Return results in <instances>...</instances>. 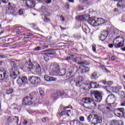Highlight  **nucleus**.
<instances>
[{"mask_svg": "<svg viewBox=\"0 0 125 125\" xmlns=\"http://www.w3.org/2000/svg\"><path fill=\"white\" fill-rule=\"evenodd\" d=\"M82 102H83L82 105L85 109H90L96 107V103L94 102V99L90 97L83 98Z\"/></svg>", "mask_w": 125, "mask_h": 125, "instance_id": "f257e3e1", "label": "nucleus"}, {"mask_svg": "<svg viewBox=\"0 0 125 125\" xmlns=\"http://www.w3.org/2000/svg\"><path fill=\"white\" fill-rule=\"evenodd\" d=\"M93 116L94 117L92 118V115H90L87 118L88 122H91V125H96L102 123V117L101 116L97 114H94Z\"/></svg>", "mask_w": 125, "mask_h": 125, "instance_id": "f03ea898", "label": "nucleus"}, {"mask_svg": "<svg viewBox=\"0 0 125 125\" xmlns=\"http://www.w3.org/2000/svg\"><path fill=\"white\" fill-rule=\"evenodd\" d=\"M27 71H32V70H35L36 73H39L42 72V68L41 65L38 63H34V64L31 62V60H29V63L28 66L26 67Z\"/></svg>", "mask_w": 125, "mask_h": 125, "instance_id": "7ed1b4c3", "label": "nucleus"}, {"mask_svg": "<svg viewBox=\"0 0 125 125\" xmlns=\"http://www.w3.org/2000/svg\"><path fill=\"white\" fill-rule=\"evenodd\" d=\"M106 102H109V104L105 106V109L109 112V111L112 110L111 105L114 104V102H115V95L113 94H109L106 99Z\"/></svg>", "mask_w": 125, "mask_h": 125, "instance_id": "20e7f679", "label": "nucleus"}, {"mask_svg": "<svg viewBox=\"0 0 125 125\" xmlns=\"http://www.w3.org/2000/svg\"><path fill=\"white\" fill-rule=\"evenodd\" d=\"M124 40L123 38L120 37L116 38L113 40V43L115 47H116V48L123 47V46H124Z\"/></svg>", "mask_w": 125, "mask_h": 125, "instance_id": "39448f33", "label": "nucleus"}, {"mask_svg": "<svg viewBox=\"0 0 125 125\" xmlns=\"http://www.w3.org/2000/svg\"><path fill=\"white\" fill-rule=\"evenodd\" d=\"M17 83L20 87H25L26 83H28V79L25 76L19 77L17 80Z\"/></svg>", "mask_w": 125, "mask_h": 125, "instance_id": "423d86ee", "label": "nucleus"}, {"mask_svg": "<svg viewBox=\"0 0 125 125\" xmlns=\"http://www.w3.org/2000/svg\"><path fill=\"white\" fill-rule=\"evenodd\" d=\"M92 94H93L95 97V101L96 102H101L102 100V94L98 91H94Z\"/></svg>", "mask_w": 125, "mask_h": 125, "instance_id": "0eeeda50", "label": "nucleus"}, {"mask_svg": "<svg viewBox=\"0 0 125 125\" xmlns=\"http://www.w3.org/2000/svg\"><path fill=\"white\" fill-rule=\"evenodd\" d=\"M33 103L34 102L31 100V97L28 96L26 97L22 100V104L24 105V106L32 105Z\"/></svg>", "mask_w": 125, "mask_h": 125, "instance_id": "6e6552de", "label": "nucleus"}, {"mask_svg": "<svg viewBox=\"0 0 125 125\" xmlns=\"http://www.w3.org/2000/svg\"><path fill=\"white\" fill-rule=\"evenodd\" d=\"M125 112V109L123 108H117L114 111V115L117 117H123Z\"/></svg>", "mask_w": 125, "mask_h": 125, "instance_id": "1a4fd4ad", "label": "nucleus"}, {"mask_svg": "<svg viewBox=\"0 0 125 125\" xmlns=\"http://www.w3.org/2000/svg\"><path fill=\"white\" fill-rule=\"evenodd\" d=\"M88 23L92 26H98L99 23H97V18L95 17L89 18Z\"/></svg>", "mask_w": 125, "mask_h": 125, "instance_id": "9d476101", "label": "nucleus"}, {"mask_svg": "<svg viewBox=\"0 0 125 125\" xmlns=\"http://www.w3.org/2000/svg\"><path fill=\"white\" fill-rule=\"evenodd\" d=\"M114 1H119V3L117 4V7L123 10L125 8V0H114Z\"/></svg>", "mask_w": 125, "mask_h": 125, "instance_id": "9b49d317", "label": "nucleus"}, {"mask_svg": "<svg viewBox=\"0 0 125 125\" xmlns=\"http://www.w3.org/2000/svg\"><path fill=\"white\" fill-rule=\"evenodd\" d=\"M50 69L54 73H59L60 72L59 65L58 64H52L50 66Z\"/></svg>", "mask_w": 125, "mask_h": 125, "instance_id": "f8f14e48", "label": "nucleus"}, {"mask_svg": "<svg viewBox=\"0 0 125 125\" xmlns=\"http://www.w3.org/2000/svg\"><path fill=\"white\" fill-rule=\"evenodd\" d=\"M11 65L12 66V69L11 71H13V72H16V73H18V74L19 75L20 72H19V67L15 63V62H12L11 63Z\"/></svg>", "mask_w": 125, "mask_h": 125, "instance_id": "ddd939ff", "label": "nucleus"}, {"mask_svg": "<svg viewBox=\"0 0 125 125\" xmlns=\"http://www.w3.org/2000/svg\"><path fill=\"white\" fill-rule=\"evenodd\" d=\"M26 5L28 8H33L36 6V2L33 0H26Z\"/></svg>", "mask_w": 125, "mask_h": 125, "instance_id": "4468645a", "label": "nucleus"}, {"mask_svg": "<svg viewBox=\"0 0 125 125\" xmlns=\"http://www.w3.org/2000/svg\"><path fill=\"white\" fill-rule=\"evenodd\" d=\"M4 79H6V71L0 68V81H3Z\"/></svg>", "mask_w": 125, "mask_h": 125, "instance_id": "2eb2a0df", "label": "nucleus"}, {"mask_svg": "<svg viewBox=\"0 0 125 125\" xmlns=\"http://www.w3.org/2000/svg\"><path fill=\"white\" fill-rule=\"evenodd\" d=\"M83 78L82 76H78L77 79L74 80V82L76 83L77 86H80L81 83H83Z\"/></svg>", "mask_w": 125, "mask_h": 125, "instance_id": "dca6fc26", "label": "nucleus"}, {"mask_svg": "<svg viewBox=\"0 0 125 125\" xmlns=\"http://www.w3.org/2000/svg\"><path fill=\"white\" fill-rule=\"evenodd\" d=\"M107 37H108V32L104 31L103 32V34H102L99 37V39L102 41V42H103V41H105L106 40Z\"/></svg>", "mask_w": 125, "mask_h": 125, "instance_id": "f3484780", "label": "nucleus"}, {"mask_svg": "<svg viewBox=\"0 0 125 125\" xmlns=\"http://www.w3.org/2000/svg\"><path fill=\"white\" fill-rule=\"evenodd\" d=\"M18 74V72L11 70L10 72V77L11 80H15V79H17V76H18V74Z\"/></svg>", "mask_w": 125, "mask_h": 125, "instance_id": "a211bd4d", "label": "nucleus"}, {"mask_svg": "<svg viewBox=\"0 0 125 125\" xmlns=\"http://www.w3.org/2000/svg\"><path fill=\"white\" fill-rule=\"evenodd\" d=\"M110 125H124V122L122 121V120H113L110 123Z\"/></svg>", "mask_w": 125, "mask_h": 125, "instance_id": "6ab92c4d", "label": "nucleus"}, {"mask_svg": "<svg viewBox=\"0 0 125 125\" xmlns=\"http://www.w3.org/2000/svg\"><path fill=\"white\" fill-rule=\"evenodd\" d=\"M70 125H83V123L81 122L79 120H74L70 122Z\"/></svg>", "mask_w": 125, "mask_h": 125, "instance_id": "aec40b11", "label": "nucleus"}, {"mask_svg": "<svg viewBox=\"0 0 125 125\" xmlns=\"http://www.w3.org/2000/svg\"><path fill=\"white\" fill-rule=\"evenodd\" d=\"M86 18V15L78 16L76 17V20H78V21H85Z\"/></svg>", "mask_w": 125, "mask_h": 125, "instance_id": "412c9836", "label": "nucleus"}, {"mask_svg": "<svg viewBox=\"0 0 125 125\" xmlns=\"http://www.w3.org/2000/svg\"><path fill=\"white\" fill-rule=\"evenodd\" d=\"M82 28L83 31H84V32L86 34H87L90 32V29H89V27H88V26H87L85 24H84L83 25Z\"/></svg>", "mask_w": 125, "mask_h": 125, "instance_id": "4be33fe9", "label": "nucleus"}, {"mask_svg": "<svg viewBox=\"0 0 125 125\" xmlns=\"http://www.w3.org/2000/svg\"><path fill=\"white\" fill-rule=\"evenodd\" d=\"M36 79V76H29L28 77V81L31 84L34 85L35 83V80Z\"/></svg>", "mask_w": 125, "mask_h": 125, "instance_id": "5701e85b", "label": "nucleus"}, {"mask_svg": "<svg viewBox=\"0 0 125 125\" xmlns=\"http://www.w3.org/2000/svg\"><path fill=\"white\" fill-rule=\"evenodd\" d=\"M28 97H30V99L32 101V100L35 101V100H36V98H37V94L34 92L31 93L29 94V96Z\"/></svg>", "mask_w": 125, "mask_h": 125, "instance_id": "b1692460", "label": "nucleus"}, {"mask_svg": "<svg viewBox=\"0 0 125 125\" xmlns=\"http://www.w3.org/2000/svg\"><path fill=\"white\" fill-rule=\"evenodd\" d=\"M51 99L52 100H57L58 98H59V97L58 96V94L57 93V92L54 93L51 96Z\"/></svg>", "mask_w": 125, "mask_h": 125, "instance_id": "393cba45", "label": "nucleus"}, {"mask_svg": "<svg viewBox=\"0 0 125 125\" xmlns=\"http://www.w3.org/2000/svg\"><path fill=\"white\" fill-rule=\"evenodd\" d=\"M78 70L80 71L81 74H83V73H86L85 70L84 68V65H80L79 68Z\"/></svg>", "mask_w": 125, "mask_h": 125, "instance_id": "a878e982", "label": "nucleus"}, {"mask_svg": "<svg viewBox=\"0 0 125 125\" xmlns=\"http://www.w3.org/2000/svg\"><path fill=\"white\" fill-rule=\"evenodd\" d=\"M98 84H97L96 82H92L90 84V88H97L98 87Z\"/></svg>", "mask_w": 125, "mask_h": 125, "instance_id": "bb28decb", "label": "nucleus"}, {"mask_svg": "<svg viewBox=\"0 0 125 125\" xmlns=\"http://www.w3.org/2000/svg\"><path fill=\"white\" fill-rule=\"evenodd\" d=\"M40 83H41V78L35 76V79L34 85H37Z\"/></svg>", "mask_w": 125, "mask_h": 125, "instance_id": "cd10ccee", "label": "nucleus"}, {"mask_svg": "<svg viewBox=\"0 0 125 125\" xmlns=\"http://www.w3.org/2000/svg\"><path fill=\"white\" fill-rule=\"evenodd\" d=\"M105 89L106 90L107 93H110L113 90V87L108 86L105 87Z\"/></svg>", "mask_w": 125, "mask_h": 125, "instance_id": "c85d7f7f", "label": "nucleus"}, {"mask_svg": "<svg viewBox=\"0 0 125 125\" xmlns=\"http://www.w3.org/2000/svg\"><path fill=\"white\" fill-rule=\"evenodd\" d=\"M13 91H14V90L13 89L9 88L6 90V93L8 95H9V94H12V93H13Z\"/></svg>", "mask_w": 125, "mask_h": 125, "instance_id": "c756f323", "label": "nucleus"}, {"mask_svg": "<svg viewBox=\"0 0 125 125\" xmlns=\"http://www.w3.org/2000/svg\"><path fill=\"white\" fill-rule=\"evenodd\" d=\"M105 21L104 19L102 18L98 19L97 18V23H99V24H103L104 23H105Z\"/></svg>", "mask_w": 125, "mask_h": 125, "instance_id": "7c9ffc66", "label": "nucleus"}, {"mask_svg": "<svg viewBox=\"0 0 125 125\" xmlns=\"http://www.w3.org/2000/svg\"><path fill=\"white\" fill-rule=\"evenodd\" d=\"M78 65L80 66H84V65H88V63L87 62H78Z\"/></svg>", "mask_w": 125, "mask_h": 125, "instance_id": "2f4dec72", "label": "nucleus"}, {"mask_svg": "<svg viewBox=\"0 0 125 125\" xmlns=\"http://www.w3.org/2000/svg\"><path fill=\"white\" fill-rule=\"evenodd\" d=\"M61 76L62 77L63 76H65L67 74V71L66 70V69H63L62 70H61Z\"/></svg>", "mask_w": 125, "mask_h": 125, "instance_id": "473e14b6", "label": "nucleus"}, {"mask_svg": "<svg viewBox=\"0 0 125 125\" xmlns=\"http://www.w3.org/2000/svg\"><path fill=\"white\" fill-rule=\"evenodd\" d=\"M7 14L8 15H13L14 16V12L12 10H8Z\"/></svg>", "mask_w": 125, "mask_h": 125, "instance_id": "72a5a7b5", "label": "nucleus"}, {"mask_svg": "<svg viewBox=\"0 0 125 125\" xmlns=\"http://www.w3.org/2000/svg\"><path fill=\"white\" fill-rule=\"evenodd\" d=\"M96 77H97V73L94 72L91 76V79L94 80V79H96Z\"/></svg>", "mask_w": 125, "mask_h": 125, "instance_id": "f704fd0d", "label": "nucleus"}, {"mask_svg": "<svg viewBox=\"0 0 125 125\" xmlns=\"http://www.w3.org/2000/svg\"><path fill=\"white\" fill-rule=\"evenodd\" d=\"M57 93H58V96H62L64 95V91H58L57 92Z\"/></svg>", "mask_w": 125, "mask_h": 125, "instance_id": "c9c22d12", "label": "nucleus"}, {"mask_svg": "<svg viewBox=\"0 0 125 125\" xmlns=\"http://www.w3.org/2000/svg\"><path fill=\"white\" fill-rule=\"evenodd\" d=\"M44 78V80H46V82H49L50 80V76H49L48 75H45Z\"/></svg>", "mask_w": 125, "mask_h": 125, "instance_id": "e433bc0d", "label": "nucleus"}, {"mask_svg": "<svg viewBox=\"0 0 125 125\" xmlns=\"http://www.w3.org/2000/svg\"><path fill=\"white\" fill-rule=\"evenodd\" d=\"M57 81V78L53 77H50V81L49 82H56Z\"/></svg>", "mask_w": 125, "mask_h": 125, "instance_id": "4c0bfd02", "label": "nucleus"}, {"mask_svg": "<svg viewBox=\"0 0 125 125\" xmlns=\"http://www.w3.org/2000/svg\"><path fill=\"white\" fill-rule=\"evenodd\" d=\"M18 107L17 104H14L10 106L11 109H17Z\"/></svg>", "mask_w": 125, "mask_h": 125, "instance_id": "58836bf2", "label": "nucleus"}, {"mask_svg": "<svg viewBox=\"0 0 125 125\" xmlns=\"http://www.w3.org/2000/svg\"><path fill=\"white\" fill-rule=\"evenodd\" d=\"M54 54H55V52H51L48 53H44V55H47V56H48V55H54Z\"/></svg>", "mask_w": 125, "mask_h": 125, "instance_id": "ea45409f", "label": "nucleus"}, {"mask_svg": "<svg viewBox=\"0 0 125 125\" xmlns=\"http://www.w3.org/2000/svg\"><path fill=\"white\" fill-rule=\"evenodd\" d=\"M72 74H73V71H69V72H67L66 74V77H70V76H71V75H72Z\"/></svg>", "mask_w": 125, "mask_h": 125, "instance_id": "a19ab883", "label": "nucleus"}, {"mask_svg": "<svg viewBox=\"0 0 125 125\" xmlns=\"http://www.w3.org/2000/svg\"><path fill=\"white\" fill-rule=\"evenodd\" d=\"M13 120H15L17 124H18V122H19V117L17 116H15L13 118Z\"/></svg>", "mask_w": 125, "mask_h": 125, "instance_id": "79ce46f5", "label": "nucleus"}, {"mask_svg": "<svg viewBox=\"0 0 125 125\" xmlns=\"http://www.w3.org/2000/svg\"><path fill=\"white\" fill-rule=\"evenodd\" d=\"M65 7L66 9H70V4L69 3H65Z\"/></svg>", "mask_w": 125, "mask_h": 125, "instance_id": "37998d69", "label": "nucleus"}, {"mask_svg": "<svg viewBox=\"0 0 125 125\" xmlns=\"http://www.w3.org/2000/svg\"><path fill=\"white\" fill-rule=\"evenodd\" d=\"M92 50L94 51V52H96V45L94 44L92 46Z\"/></svg>", "mask_w": 125, "mask_h": 125, "instance_id": "c03bdc74", "label": "nucleus"}, {"mask_svg": "<svg viewBox=\"0 0 125 125\" xmlns=\"http://www.w3.org/2000/svg\"><path fill=\"white\" fill-rule=\"evenodd\" d=\"M80 122H84V117L83 116H81L79 118Z\"/></svg>", "mask_w": 125, "mask_h": 125, "instance_id": "a18cd8bd", "label": "nucleus"}, {"mask_svg": "<svg viewBox=\"0 0 125 125\" xmlns=\"http://www.w3.org/2000/svg\"><path fill=\"white\" fill-rule=\"evenodd\" d=\"M44 21L47 23V22H49L50 21V20L48 18H46L45 17L44 19Z\"/></svg>", "mask_w": 125, "mask_h": 125, "instance_id": "49530a36", "label": "nucleus"}, {"mask_svg": "<svg viewBox=\"0 0 125 125\" xmlns=\"http://www.w3.org/2000/svg\"><path fill=\"white\" fill-rule=\"evenodd\" d=\"M41 48H42V49H45L46 48H48V46L45 45H43L42 46Z\"/></svg>", "mask_w": 125, "mask_h": 125, "instance_id": "de8ad7c7", "label": "nucleus"}, {"mask_svg": "<svg viewBox=\"0 0 125 125\" xmlns=\"http://www.w3.org/2000/svg\"><path fill=\"white\" fill-rule=\"evenodd\" d=\"M31 36H32V34L31 33H28L27 34L24 35L25 39H27V38H28V37H31Z\"/></svg>", "mask_w": 125, "mask_h": 125, "instance_id": "09e8293b", "label": "nucleus"}, {"mask_svg": "<svg viewBox=\"0 0 125 125\" xmlns=\"http://www.w3.org/2000/svg\"><path fill=\"white\" fill-rule=\"evenodd\" d=\"M85 72L86 73L87 72H89V67L87 66H84Z\"/></svg>", "mask_w": 125, "mask_h": 125, "instance_id": "8fccbe9b", "label": "nucleus"}, {"mask_svg": "<svg viewBox=\"0 0 125 125\" xmlns=\"http://www.w3.org/2000/svg\"><path fill=\"white\" fill-rule=\"evenodd\" d=\"M49 51H53V50L52 49H48L43 51V52H49Z\"/></svg>", "mask_w": 125, "mask_h": 125, "instance_id": "3c124183", "label": "nucleus"}, {"mask_svg": "<svg viewBox=\"0 0 125 125\" xmlns=\"http://www.w3.org/2000/svg\"><path fill=\"white\" fill-rule=\"evenodd\" d=\"M47 4H49V3H51V0H44Z\"/></svg>", "mask_w": 125, "mask_h": 125, "instance_id": "603ef678", "label": "nucleus"}, {"mask_svg": "<svg viewBox=\"0 0 125 125\" xmlns=\"http://www.w3.org/2000/svg\"><path fill=\"white\" fill-rule=\"evenodd\" d=\"M42 49V47L41 46H37L35 48V50L36 51L41 50Z\"/></svg>", "mask_w": 125, "mask_h": 125, "instance_id": "864d4df0", "label": "nucleus"}, {"mask_svg": "<svg viewBox=\"0 0 125 125\" xmlns=\"http://www.w3.org/2000/svg\"><path fill=\"white\" fill-rule=\"evenodd\" d=\"M19 15H23L24 14V12H23L22 10H20L19 12Z\"/></svg>", "mask_w": 125, "mask_h": 125, "instance_id": "5fc2aeb1", "label": "nucleus"}, {"mask_svg": "<svg viewBox=\"0 0 125 125\" xmlns=\"http://www.w3.org/2000/svg\"><path fill=\"white\" fill-rule=\"evenodd\" d=\"M5 41V39L3 38V37L0 38V42H4Z\"/></svg>", "mask_w": 125, "mask_h": 125, "instance_id": "6e6d98bb", "label": "nucleus"}, {"mask_svg": "<svg viewBox=\"0 0 125 125\" xmlns=\"http://www.w3.org/2000/svg\"><path fill=\"white\" fill-rule=\"evenodd\" d=\"M72 60L73 62H78V58H74L72 59Z\"/></svg>", "mask_w": 125, "mask_h": 125, "instance_id": "4d7b16f0", "label": "nucleus"}, {"mask_svg": "<svg viewBox=\"0 0 125 125\" xmlns=\"http://www.w3.org/2000/svg\"><path fill=\"white\" fill-rule=\"evenodd\" d=\"M71 108H72V105H69L68 106H65L64 107V110H66V109H68V108L71 109Z\"/></svg>", "mask_w": 125, "mask_h": 125, "instance_id": "13d9d810", "label": "nucleus"}, {"mask_svg": "<svg viewBox=\"0 0 125 125\" xmlns=\"http://www.w3.org/2000/svg\"><path fill=\"white\" fill-rule=\"evenodd\" d=\"M107 84L108 85H112V84H113V82L111 81H108L107 83Z\"/></svg>", "mask_w": 125, "mask_h": 125, "instance_id": "bf43d9fd", "label": "nucleus"}, {"mask_svg": "<svg viewBox=\"0 0 125 125\" xmlns=\"http://www.w3.org/2000/svg\"><path fill=\"white\" fill-rule=\"evenodd\" d=\"M71 113L70 110H68L66 113V115H67V117H70V113Z\"/></svg>", "mask_w": 125, "mask_h": 125, "instance_id": "052dcab7", "label": "nucleus"}, {"mask_svg": "<svg viewBox=\"0 0 125 125\" xmlns=\"http://www.w3.org/2000/svg\"><path fill=\"white\" fill-rule=\"evenodd\" d=\"M12 118L9 117L8 119H7V121L9 123H11V120H12Z\"/></svg>", "mask_w": 125, "mask_h": 125, "instance_id": "680f3d73", "label": "nucleus"}, {"mask_svg": "<svg viewBox=\"0 0 125 125\" xmlns=\"http://www.w3.org/2000/svg\"><path fill=\"white\" fill-rule=\"evenodd\" d=\"M104 71L105 72V73H109L110 71H109L108 69L106 68H104Z\"/></svg>", "mask_w": 125, "mask_h": 125, "instance_id": "e2e57ef3", "label": "nucleus"}, {"mask_svg": "<svg viewBox=\"0 0 125 125\" xmlns=\"http://www.w3.org/2000/svg\"><path fill=\"white\" fill-rule=\"evenodd\" d=\"M3 3H7L8 2V0H2Z\"/></svg>", "mask_w": 125, "mask_h": 125, "instance_id": "0e129e2a", "label": "nucleus"}, {"mask_svg": "<svg viewBox=\"0 0 125 125\" xmlns=\"http://www.w3.org/2000/svg\"><path fill=\"white\" fill-rule=\"evenodd\" d=\"M46 120H47V118H44L42 119V122H43V123H45V122H46Z\"/></svg>", "mask_w": 125, "mask_h": 125, "instance_id": "69168bd1", "label": "nucleus"}, {"mask_svg": "<svg viewBox=\"0 0 125 125\" xmlns=\"http://www.w3.org/2000/svg\"><path fill=\"white\" fill-rule=\"evenodd\" d=\"M109 47H110V48H113L114 45H113V44H109L108 45Z\"/></svg>", "mask_w": 125, "mask_h": 125, "instance_id": "338daca9", "label": "nucleus"}, {"mask_svg": "<svg viewBox=\"0 0 125 125\" xmlns=\"http://www.w3.org/2000/svg\"><path fill=\"white\" fill-rule=\"evenodd\" d=\"M23 125H27L28 124V121L24 120L23 122Z\"/></svg>", "mask_w": 125, "mask_h": 125, "instance_id": "774afa93", "label": "nucleus"}]
</instances>
